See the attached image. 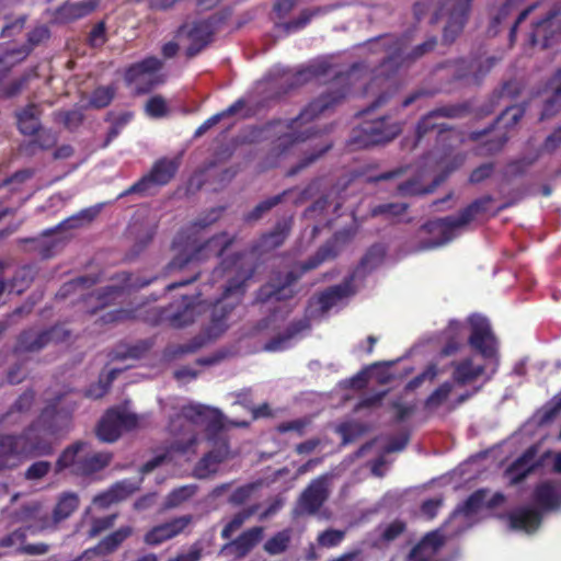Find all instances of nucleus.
<instances>
[{
    "label": "nucleus",
    "instance_id": "4be33fe9",
    "mask_svg": "<svg viewBox=\"0 0 561 561\" xmlns=\"http://www.w3.org/2000/svg\"><path fill=\"white\" fill-rule=\"evenodd\" d=\"M85 459V443H75L60 455L56 468L57 471L69 470L77 476V469L83 467Z\"/></svg>",
    "mask_w": 561,
    "mask_h": 561
},
{
    "label": "nucleus",
    "instance_id": "49530a36",
    "mask_svg": "<svg viewBox=\"0 0 561 561\" xmlns=\"http://www.w3.org/2000/svg\"><path fill=\"white\" fill-rule=\"evenodd\" d=\"M343 538V531L330 529L319 535L318 542L323 547H334L339 545Z\"/></svg>",
    "mask_w": 561,
    "mask_h": 561
},
{
    "label": "nucleus",
    "instance_id": "4d7b16f0",
    "mask_svg": "<svg viewBox=\"0 0 561 561\" xmlns=\"http://www.w3.org/2000/svg\"><path fill=\"white\" fill-rule=\"evenodd\" d=\"M439 374L438 368L434 365L427 367V369L422 373L420 376H417L415 379H413L409 383V388L414 389L419 387L424 380L428 379L432 380Z\"/></svg>",
    "mask_w": 561,
    "mask_h": 561
},
{
    "label": "nucleus",
    "instance_id": "13d9d810",
    "mask_svg": "<svg viewBox=\"0 0 561 561\" xmlns=\"http://www.w3.org/2000/svg\"><path fill=\"white\" fill-rule=\"evenodd\" d=\"M89 41L92 46L102 45L105 41V27L103 23L98 24L93 27L90 33Z\"/></svg>",
    "mask_w": 561,
    "mask_h": 561
},
{
    "label": "nucleus",
    "instance_id": "1a4fd4ad",
    "mask_svg": "<svg viewBox=\"0 0 561 561\" xmlns=\"http://www.w3.org/2000/svg\"><path fill=\"white\" fill-rule=\"evenodd\" d=\"M471 0H428L435 14V19L447 18L444 28V38L454 41L462 30Z\"/></svg>",
    "mask_w": 561,
    "mask_h": 561
},
{
    "label": "nucleus",
    "instance_id": "69168bd1",
    "mask_svg": "<svg viewBox=\"0 0 561 561\" xmlns=\"http://www.w3.org/2000/svg\"><path fill=\"white\" fill-rule=\"evenodd\" d=\"M316 13H317V11H312V12L311 11H305L301 14L299 20L288 24V28H290V30H299V28L304 27Z\"/></svg>",
    "mask_w": 561,
    "mask_h": 561
},
{
    "label": "nucleus",
    "instance_id": "2eb2a0df",
    "mask_svg": "<svg viewBox=\"0 0 561 561\" xmlns=\"http://www.w3.org/2000/svg\"><path fill=\"white\" fill-rule=\"evenodd\" d=\"M400 131L396 124H389L385 119L365 123L360 128L359 144L362 146L378 145L393 139Z\"/></svg>",
    "mask_w": 561,
    "mask_h": 561
},
{
    "label": "nucleus",
    "instance_id": "f3484780",
    "mask_svg": "<svg viewBox=\"0 0 561 561\" xmlns=\"http://www.w3.org/2000/svg\"><path fill=\"white\" fill-rule=\"evenodd\" d=\"M328 496V477L313 480L301 494L298 503L300 513H314Z\"/></svg>",
    "mask_w": 561,
    "mask_h": 561
},
{
    "label": "nucleus",
    "instance_id": "e2e57ef3",
    "mask_svg": "<svg viewBox=\"0 0 561 561\" xmlns=\"http://www.w3.org/2000/svg\"><path fill=\"white\" fill-rule=\"evenodd\" d=\"M561 144V127L556 129L545 141V149L547 151L554 150Z\"/></svg>",
    "mask_w": 561,
    "mask_h": 561
},
{
    "label": "nucleus",
    "instance_id": "f704fd0d",
    "mask_svg": "<svg viewBox=\"0 0 561 561\" xmlns=\"http://www.w3.org/2000/svg\"><path fill=\"white\" fill-rule=\"evenodd\" d=\"M38 111L35 105H30L18 115V124L21 133L32 135L38 129Z\"/></svg>",
    "mask_w": 561,
    "mask_h": 561
},
{
    "label": "nucleus",
    "instance_id": "09e8293b",
    "mask_svg": "<svg viewBox=\"0 0 561 561\" xmlns=\"http://www.w3.org/2000/svg\"><path fill=\"white\" fill-rule=\"evenodd\" d=\"M91 218H92L91 210H84V211L80 213L77 216H73V217H70V218L66 219L56 229L57 230H64V229H67V228H77V227H79L81 225V222L83 220L89 221V220H91Z\"/></svg>",
    "mask_w": 561,
    "mask_h": 561
},
{
    "label": "nucleus",
    "instance_id": "b1692460",
    "mask_svg": "<svg viewBox=\"0 0 561 561\" xmlns=\"http://www.w3.org/2000/svg\"><path fill=\"white\" fill-rule=\"evenodd\" d=\"M540 520V513L534 507L520 508L510 516L511 527L525 533L535 531L539 527Z\"/></svg>",
    "mask_w": 561,
    "mask_h": 561
},
{
    "label": "nucleus",
    "instance_id": "f8f14e48",
    "mask_svg": "<svg viewBox=\"0 0 561 561\" xmlns=\"http://www.w3.org/2000/svg\"><path fill=\"white\" fill-rule=\"evenodd\" d=\"M228 243L229 240L226 234L214 237L209 239L207 242L198 245L197 240L187 241L182 249L184 257H176L171 263V267L182 268L186 264L202 261L211 255H218L222 253Z\"/></svg>",
    "mask_w": 561,
    "mask_h": 561
},
{
    "label": "nucleus",
    "instance_id": "4468645a",
    "mask_svg": "<svg viewBox=\"0 0 561 561\" xmlns=\"http://www.w3.org/2000/svg\"><path fill=\"white\" fill-rule=\"evenodd\" d=\"M178 170L175 160H161L156 163L151 173L129 188V193H147L152 184L163 185L168 183Z\"/></svg>",
    "mask_w": 561,
    "mask_h": 561
},
{
    "label": "nucleus",
    "instance_id": "cd10ccee",
    "mask_svg": "<svg viewBox=\"0 0 561 561\" xmlns=\"http://www.w3.org/2000/svg\"><path fill=\"white\" fill-rule=\"evenodd\" d=\"M112 456L108 453H94L91 447L85 444V459L83 467L77 469V476L88 477L103 468H105Z\"/></svg>",
    "mask_w": 561,
    "mask_h": 561
},
{
    "label": "nucleus",
    "instance_id": "f257e3e1",
    "mask_svg": "<svg viewBox=\"0 0 561 561\" xmlns=\"http://www.w3.org/2000/svg\"><path fill=\"white\" fill-rule=\"evenodd\" d=\"M468 344L474 354L451 364V380L462 389H473L478 380L488 381L499 366V343L486 318L473 314L468 319Z\"/></svg>",
    "mask_w": 561,
    "mask_h": 561
},
{
    "label": "nucleus",
    "instance_id": "c9c22d12",
    "mask_svg": "<svg viewBox=\"0 0 561 561\" xmlns=\"http://www.w3.org/2000/svg\"><path fill=\"white\" fill-rule=\"evenodd\" d=\"M550 89L552 95L546 100L541 118L552 115L561 108V71L551 81Z\"/></svg>",
    "mask_w": 561,
    "mask_h": 561
},
{
    "label": "nucleus",
    "instance_id": "4c0bfd02",
    "mask_svg": "<svg viewBox=\"0 0 561 561\" xmlns=\"http://www.w3.org/2000/svg\"><path fill=\"white\" fill-rule=\"evenodd\" d=\"M244 103L243 101H238L231 106H229L226 111L218 113L211 117H209L204 124H202L195 131L196 136L203 135L206 130L215 126L220 119H222L226 116L236 115L240 112V110L243 107Z\"/></svg>",
    "mask_w": 561,
    "mask_h": 561
},
{
    "label": "nucleus",
    "instance_id": "412c9836",
    "mask_svg": "<svg viewBox=\"0 0 561 561\" xmlns=\"http://www.w3.org/2000/svg\"><path fill=\"white\" fill-rule=\"evenodd\" d=\"M535 502L542 510H554L561 505V485L554 481L546 480L535 490Z\"/></svg>",
    "mask_w": 561,
    "mask_h": 561
},
{
    "label": "nucleus",
    "instance_id": "473e14b6",
    "mask_svg": "<svg viewBox=\"0 0 561 561\" xmlns=\"http://www.w3.org/2000/svg\"><path fill=\"white\" fill-rule=\"evenodd\" d=\"M56 331L49 332H37L34 330L25 332L20 340L19 350L20 351H37L42 348L48 341L53 340Z\"/></svg>",
    "mask_w": 561,
    "mask_h": 561
},
{
    "label": "nucleus",
    "instance_id": "393cba45",
    "mask_svg": "<svg viewBox=\"0 0 561 561\" xmlns=\"http://www.w3.org/2000/svg\"><path fill=\"white\" fill-rule=\"evenodd\" d=\"M227 453V446L222 443L218 450L211 451L201 459L194 469V476L198 479H206L216 473Z\"/></svg>",
    "mask_w": 561,
    "mask_h": 561
},
{
    "label": "nucleus",
    "instance_id": "603ef678",
    "mask_svg": "<svg viewBox=\"0 0 561 561\" xmlns=\"http://www.w3.org/2000/svg\"><path fill=\"white\" fill-rule=\"evenodd\" d=\"M115 517H116L115 515H111V516H106L103 518L94 519L92 527L89 530V535L91 537H94V536L99 535L101 531L107 529L108 527H111L114 524Z\"/></svg>",
    "mask_w": 561,
    "mask_h": 561
},
{
    "label": "nucleus",
    "instance_id": "c03bdc74",
    "mask_svg": "<svg viewBox=\"0 0 561 561\" xmlns=\"http://www.w3.org/2000/svg\"><path fill=\"white\" fill-rule=\"evenodd\" d=\"M114 96V90L111 87L98 88L90 99V105L95 108L107 106Z\"/></svg>",
    "mask_w": 561,
    "mask_h": 561
},
{
    "label": "nucleus",
    "instance_id": "338daca9",
    "mask_svg": "<svg viewBox=\"0 0 561 561\" xmlns=\"http://www.w3.org/2000/svg\"><path fill=\"white\" fill-rule=\"evenodd\" d=\"M284 505L283 499H276L273 503L260 515V519L268 518L274 515L277 511H279Z\"/></svg>",
    "mask_w": 561,
    "mask_h": 561
},
{
    "label": "nucleus",
    "instance_id": "58836bf2",
    "mask_svg": "<svg viewBox=\"0 0 561 561\" xmlns=\"http://www.w3.org/2000/svg\"><path fill=\"white\" fill-rule=\"evenodd\" d=\"M289 541H290V531L283 530V531L277 533L272 538H270L265 542L264 549L270 554H279L287 549Z\"/></svg>",
    "mask_w": 561,
    "mask_h": 561
},
{
    "label": "nucleus",
    "instance_id": "7ed1b4c3",
    "mask_svg": "<svg viewBox=\"0 0 561 561\" xmlns=\"http://www.w3.org/2000/svg\"><path fill=\"white\" fill-rule=\"evenodd\" d=\"M47 415L48 411L44 412L41 422L30 427L21 437H0V470L16 467L26 456L51 451L49 438L55 431L51 424H44Z\"/></svg>",
    "mask_w": 561,
    "mask_h": 561
},
{
    "label": "nucleus",
    "instance_id": "774afa93",
    "mask_svg": "<svg viewBox=\"0 0 561 561\" xmlns=\"http://www.w3.org/2000/svg\"><path fill=\"white\" fill-rule=\"evenodd\" d=\"M551 459L552 461V470L554 472H561V453H557V454H546L545 457H543V461L545 462H549Z\"/></svg>",
    "mask_w": 561,
    "mask_h": 561
},
{
    "label": "nucleus",
    "instance_id": "a878e982",
    "mask_svg": "<svg viewBox=\"0 0 561 561\" xmlns=\"http://www.w3.org/2000/svg\"><path fill=\"white\" fill-rule=\"evenodd\" d=\"M467 337V328L463 323L453 320L444 332L445 346L443 354L450 355L459 351L463 345Z\"/></svg>",
    "mask_w": 561,
    "mask_h": 561
},
{
    "label": "nucleus",
    "instance_id": "20e7f679",
    "mask_svg": "<svg viewBox=\"0 0 561 561\" xmlns=\"http://www.w3.org/2000/svg\"><path fill=\"white\" fill-rule=\"evenodd\" d=\"M245 266L244 256L238 255L224 261L213 273L214 282H219V278L225 279V284L220 285V287L225 288V293L224 297L214 306L211 330L215 332L211 334V337H216L227 328L224 323L227 314L226 306L230 305V301L239 300L242 286L251 276V271Z\"/></svg>",
    "mask_w": 561,
    "mask_h": 561
},
{
    "label": "nucleus",
    "instance_id": "ea45409f",
    "mask_svg": "<svg viewBox=\"0 0 561 561\" xmlns=\"http://www.w3.org/2000/svg\"><path fill=\"white\" fill-rule=\"evenodd\" d=\"M340 237L336 236L334 240L328 244H325L320 251L312 257L305 266L304 270L316 268L320 263L328 259H332L337 254L336 243L339 242Z\"/></svg>",
    "mask_w": 561,
    "mask_h": 561
},
{
    "label": "nucleus",
    "instance_id": "6ab92c4d",
    "mask_svg": "<svg viewBox=\"0 0 561 561\" xmlns=\"http://www.w3.org/2000/svg\"><path fill=\"white\" fill-rule=\"evenodd\" d=\"M139 486V483L129 480H123L112 485L107 491L98 494L93 499V504L106 508L115 503L124 501L131 495Z\"/></svg>",
    "mask_w": 561,
    "mask_h": 561
},
{
    "label": "nucleus",
    "instance_id": "72a5a7b5",
    "mask_svg": "<svg viewBox=\"0 0 561 561\" xmlns=\"http://www.w3.org/2000/svg\"><path fill=\"white\" fill-rule=\"evenodd\" d=\"M184 309L176 312H169L165 318L169 319L171 325L181 328L192 323L195 319L197 310L202 309V304L186 302V298L183 300Z\"/></svg>",
    "mask_w": 561,
    "mask_h": 561
},
{
    "label": "nucleus",
    "instance_id": "864d4df0",
    "mask_svg": "<svg viewBox=\"0 0 561 561\" xmlns=\"http://www.w3.org/2000/svg\"><path fill=\"white\" fill-rule=\"evenodd\" d=\"M294 337V333H289L285 336L274 339L265 345V350L270 352H278L286 350L290 346V340Z\"/></svg>",
    "mask_w": 561,
    "mask_h": 561
},
{
    "label": "nucleus",
    "instance_id": "5701e85b",
    "mask_svg": "<svg viewBox=\"0 0 561 561\" xmlns=\"http://www.w3.org/2000/svg\"><path fill=\"white\" fill-rule=\"evenodd\" d=\"M262 535V527L251 528L248 531H244L242 535H240L232 542L226 545L221 549V553L230 551L233 554H236V557H243L261 540Z\"/></svg>",
    "mask_w": 561,
    "mask_h": 561
},
{
    "label": "nucleus",
    "instance_id": "39448f33",
    "mask_svg": "<svg viewBox=\"0 0 561 561\" xmlns=\"http://www.w3.org/2000/svg\"><path fill=\"white\" fill-rule=\"evenodd\" d=\"M15 520L26 524L25 528H20L0 540V547L11 549L12 552L25 553L31 556L44 554L48 551L45 543H26V534H37L49 528V519L46 513H43L38 504L33 503L25 506L16 514Z\"/></svg>",
    "mask_w": 561,
    "mask_h": 561
},
{
    "label": "nucleus",
    "instance_id": "e433bc0d",
    "mask_svg": "<svg viewBox=\"0 0 561 561\" xmlns=\"http://www.w3.org/2000/svg\"><path fill=\"white\" fill-rule=\"evenodd\" d=\"M131 531L133 529L128 526L122 527L103 539L96 549L102 553H108L116 549L128 536H130Z\"/></svg>",
    "mask_w": 561,
    "mask_h": 561
},
{
    "label": "nucleus",
    "instance_id": "bf43d9fd",
    "mask_svg": "<svg viewBox=\"0 0 561 561\" xmlns=\"http://www.w3.org/2000/svg\"><path fill=\"white\" fill-rule=\"evenodd\" d=\"M442 505V501L439 499H434V500H428L426 502L423 503L422 505V513L428 517V518H433L438 508L440 507Z\"/></svg>",
    "mask_w": 561,
    "mask_h": 561
},
{
    "label": "nucleus",
    "instance_id": "5fc2aeb1",
    "mask_svg": "<svg viewBox=\"0 0 561 561\" xmlns=\"http://www.w3.org/2000/svg\"><path fill=\"white\" fill-rule=\"evenodd\" d=\"M383 250L381 248H373L362 261V268L375 266L382 259Z\"/></svg>",
    "mask_w": 561,
    "mask_h": 561
},
{
    "label": "nucleus",
    "instance_id": "680f3d73",
    "mask_svg": "<svg viewBox=\"0 0 561 561\" xmlns=\"http://www.w3.org/2000/svg\"><path fill=\"white\" fill-rule=\"evenodd\" d=\"M403 528L404 526L401 522H393L385 529L383 538L386 540H392L403 531Z\"/></svg>",
    "mask_w": 561,
    "mask_h": 561
},
{
    "label": "nucleus",
    "instance_id": "3c124183",
    "mask_svg": "<svg viewBox=\"0 0 561 561\" xmlns=\"http://www.w3.org/2000/svg\"><path fill=\"white\" fill-rule=\"evenodd\" d=\"M254 489H255V484H247V485L238 488L231 494L230 502L233 504L244 503L250 497V495L252 494Z\"/></svg>",
    "mask_w": 561,
    "mask_h": 561
},
{
    "label": "nucleus",
    "instance_id": "aec40b11",
    "mask_svg": "<svg viewBox=\"0 0 561 561\" xmlns=\"http://www.w3.org/2000/svg\"><path fill=\"white\" fill-rule=\"evenodd\" d=\"M180 32L186 34L192 42L187 53L193 56L209 42L213 28L208 21H199L192 25H184Z\"/></svg>",
    "mask_w": 561,
    "mask_h": 561
},
{
    "label": "nucleus",
    "instance_id": "052dcab7",
    "mask_svg": "<svg viewBox=\"0 0 561 561\" xmlns=\"http://www.w3.org/2000/svg\"><path fill=\"white\" fill-rule=\"evenodd\" d=\"M201 558V550L196 547H192L188 551L180 553L175 558L169 561H198Z\"/></svg>",
    "mask_w": 561,
    "mask_h": 561
},
{
    "label": "nucleus",
    "instance_id": "6e6552de",
    "mask_svg": "<svg viewBox=\"0 0 561 561\" xmlns=\"http://www.w3.org/2000/svg\"><path fill=\"white\" fill-rule=\"evenodd\" d=\"M480 208L479 203H473L458 216L430 221L423 229L430 237L423 242L421 249H435L451 241L459 234L462 227L473 220Z\"/></svg>",
    "mask_w": 561,
    "mask_h": 561
},
{
    "label": "nucleus",
    "instance_id": "9d476101",
    "mask_svg": "<svg viewBox=\"0 0 561 561\" xmlns=\"http://www.w3.org/2000/svg\"><path fill=\"white\" fill-rule=\"evenodd\" d=\"M137 425L138 416L125 405L108 410L100 421L96 433L101 440L112 443L123 431L135 428Z\"/></svg>",
    "mask_w": 561,
    "mask_h": 561
},
{
    "label": "nucleus",
    "instance_id": "dca6fc26",
    "mask_svg": "<svg viewBox=\"0 0 561 561\" xmlns=\"http://www.w3.org/2000/svg\"><path fill=\"white\" fill-rule=\"evenodd\" d=\"M354 293L355 289L348 282L344 285L334 286L310 302L309 313L311 317L320 316L339 306V304L342 302L344 298Z\"/></svg>",
    "mask_w": 561,
    "mask_h": 561
},
{
    "label": "nucleus",
    "instance_id": "f03ea898",
    "mask_svg": "<svg viewBox=\"0 0 561 561\" xmlns=\"http://www.w3.org/2000/svg\"><path fill=\"white\" fill-rule=\"evenodd\" d=\"M224 427V416L217 409L196 403L182 405L175 417L170 421L169 428L173 434H183L186 438L185 444L182 442L174 444L165 455L148 461L142 471L150 472L162 463L188 461L194 453L192 448L197 440L194 434L197 430L207 432V437L213 439Z\"/></svg>",
    "mask_w": 561,
    "mask_h": 561
},
{
    "label": "nucleus",
    "instance_id": "79ce46f5",
    "mask_svg": "<svg viewBox=\"0 0 561 561\" xmlns=\"http://www.w3.org/2000/svg\"><path fill=\"white\" fill-rule=\"evenodd\" d=\"M196 492L195 485H184L178 489H174L167 497L165 506L167 507H175L181 503L191 499Z\"/></svg>",
    "mask_w": 561,
    "mask_h": 561
},
{
    "label": "nucleus",
    "instance_id": "c85d7f7f",
    "mask_svg": "<svg viewBox=\"0 0 561 561\" xmlns=\"http://www.w3.org/2000/svg\"><path fill=\"white\" fill-rule=\"evenodd\" d=\"M536 448H529L520 458H518L506 471L511 483H517L534 469Z\"/></svg>",
    "mask_w": 561,
    "mask_h": 561
},
{
    "label": "nucleus",
    "instance_id": "de8ad7c7",
    "mask_svg": "<svg viewBox=\"0 0 561 561\" xmlns=\"http://www.w3.org/2000/svg\"><path fill=\"white\" fill-rule=\"evenodd\" d=\"M50 470L48 461L34 462L25 472V478L28 480H37L46 476Z\"/></svg>",
    "mask_w": 561,
    "mask_h": 561
},
{
    "label": "nucleus",
    "instance_id": "a18cd8bd",
    "mask_svg": "<svg viewBox=\"0 0 561 561\" xmlns=\"http://www.w3.org/2000/svg\"><path fill=\"white\" fill-rule=\"evenodd\" d=\"M253 514V511L238 513L222 529L221 536L226 539L230 538L244 523V520Z\"/></svg>",
    "mask_w": 561,
    "mask_h": 561
},
{
    "label": "nucleus",
    "instance_id": "bb28decb",
    "mask_svg": "<svg viewBox=\"0 0 561 561\" xmlns=\"http://www.w3.org/2000/svg\"><path fill=\"white\" fill-rule=\"evenodd\" d=\"M295 279L293 272L286 274L284 280L280 276L277 278V284H268L261 290V298L264 301L272 302L273 300L278 301L291 297L293 289L290 288L291 282Z\"/></svg>",
    "mask_w": 561,
    "mask_h": 561
},
{
    "label": "nucleus",
    "instance_id": "0eeeda50",
    "mask_svg": "<svg viewBox=\"0 0 561 561\" xmlns=\"http://www.w3.org/2000/svg\"><path fill=\"white\" fill-rule=\"evenodd\" d=\"M503 502L504 495L502 493L479 490L454 512L446 528L455 526L457 529L454 534H458L486 516L491 510L500 506Z\"/></svg>",
    "mask_w": 561,
    "mask_h": 561
},
{
    "label": "nucleus",
    "instance_id": "ddd939ff",
    "mask_svg": "<svg viewBox=\"0 0 561 561\" xmlns=\"http://www.w3.org/2000/svg\"><path fill=\"white\" fill-rule=\"evenodd\" d=\"M160 68V60L150 57L131 66L126 71L125 79L127 83L133 84L138 92H146L161 82L157 73Z\"/></svg>",
    "mask_w": 561,
    "mask_h": 561
},
{
    "label": "nucleus",
    "instance_id": "423d86ee",
    "mask_svg": "<svg viewBox=\"0 0 561 561\" xmlns=\"http://www.w3.org/2000/svg\"><path fill=\"white\" fill-rule=\"evenodd\" d=\"M345 95L346 93L341 91L322 95L320 99L310 103L297 118L290 122L289 125L285 126L283 123L274 125L273 129L277 133L283 131L284 128L287 129L286 133H283L278 137V146L285 147L288 144L309 138L314 133L313 126H309V123H311V121L319 114L328 111L333 104L345 98Z\"/></svg>",
    "mask_w": 561,
    "mask_h": 561
},
{
    "label": "nucleus",
    "instance_id": "8fccbe9b",
    "mask_svg": "<svg viewBox=\"0 0 561 561\" xmlns=\"http://www.w3.org/2000/svg\"><path fill=\"white\" fill-rule=\"evenodd\" d=\"M288 230V224L285 222L282 230L273 232L266 236L263 240V247L265 248H275L283 243L286 231Z\"/></svg>",
    "mask_w": 561,
    "mask_h": 561
},
{
    "label": "nucleus",
    "instance_id": "7c9ffc66",
    "mask_svg": "<svg viewBox=\"0 0 561 561\" xmlns=\"http://www.w3.org/2000/svg\"><path fill=\"white\" fill-rule=\"evenodd\" d=\"M557 30H560V21L554 14L548 15L545 20L535 25L530 36L531 44H541L542 47H547L550 38H552V35H548V32L552 33Z\"/></svg>",
    "mask_w": 561,
    "mask_h": 561
},
{
    "label": "nucleus",
    "instance_id": "2f4dec72",
    "mask_svg": "<svg viewBox=\"0 0 561 561\" xmlns=\"http://www.w3.org/2000/svg\"><path fill=\"white\" fill-rule=\"evenodd\" d=\"M99 4V0H82L73 3H66L59 10L62 20L70 21L83 18L91 13Z\"/></svg>",
    "mask_w": 561,
    "mask_h": 561
},
{
    "label": "nucleus",
    "instance_id": "9b49d317",
    "mask_svg": "<svg viewBox=\"0 0 561 561\" xmlns=\"http://www.w3.org/2000/svg\"><path fill=\"white\" fill-rule=\"evenodd\" d=\"M479 391V388L462 389L457 383L446 381L436 388L426 399L425 405L431 411H451Z\"/></svg>",
    "mask_w": 561,
    "mask_h": 561
},
{
    "label": "nucleus",
    "instance_id": "6e6d98bb",
    "mask_svg": "<svg viewBox=\"0 0 561 561\" xmlns=\"http://www.w3.org/2000/svg\"><path fill=\"white\" fill-rule=\"evenodd\" d=\"M121 295H122L121 290H118L116 288H113V287H110L103 294H98V296H95V294H89L87 296L85 300L87 301L98 300V301H104L105 302V301H110V300H115Z\"/></svg>",
    "mask_w": 561,
    "mask_h": 561
},
{
    "label": "nucleus",
    "instance_id": "c756f323",
    "mask_svg": "<svg viewBox=\"0 0 561 561\" xmlns=\"http://www.w3.org/2000/svg\"><path fill=\"white\" fill-rule=\"evenodd\" d=\"M78 505H79L78 495L73 492H65L58 499V502L54 510L53 520L48 517V514L45 511H42V512L46 513L47 518L49 519V524H50L49 527H51L53 524L68 518L78 508ZM38 506L42 507L41 505H38ZM41 510H43V508H41Z\"/></svg>",
    "mask_w": 561,
    "mask_h": 561
},
{
    "label": "nucleus",
    "instance_id": "37998d69",
    "mask_svg": "<svg viewBox=\"0 0 561 561\" xmlns=\"http://www.w3.org/2000/svg\"><path fill=\"white\" fill-rule=\"evenodd\" d=\"M146 114L152 118H160L168 114L169 107L167 101L159 96H152L145 106Z\"/></svg>",
    "mask_w": 561,
    "mask_h": 561
},
{
    "label": "nucleus",
    "instance_id": "0e129e2a",
    "mask_svg": "<svg viewBox=\"0 0 561 561\" xmlns=\"http://www.w3.org/2000/svg\"><path fill=\"white\" fill-rule=\"evenodd\" d=\"M32 402H33V393L32 392L23 393L15 402L14 410L22 412L23 410L28 409L31 407Z\"/></svg>",
    "mask_w": 561,
    "mask_h": 561
},
{
    "label": "nucleus",
    "instance_id": "a211bd4d",
    "mask_svg": "<svg viewBox=\"0 0 561 561\" xmlns=\"http://www.w3.org/2000/svg\"><path fill=\"white\" fill-rule=\"evenodd\" d=\"M191 516H181L169 523L153 527L145 536V542L157 546L181 534L191 523Z\"/></svg>",
    "mask_w": 561,
    "mask_h": 561
},
{
    "label": "nucleus",
    "instance_id": "a19ab883",
    "mask_svg": "<svg viewBox=\"0 0 561 561\" xmlns=\"http://www.w3.org/2000/svg\"><path fill=\"white\" fill-rule=\"evenodd\" d=\"M524 115V110L519 106L507 107L504 113L497 118L495 129L508 128L517 124Z\"/></svg>",
    "mask_w": 561,
    "mask_h": 561
}]
</instances>
